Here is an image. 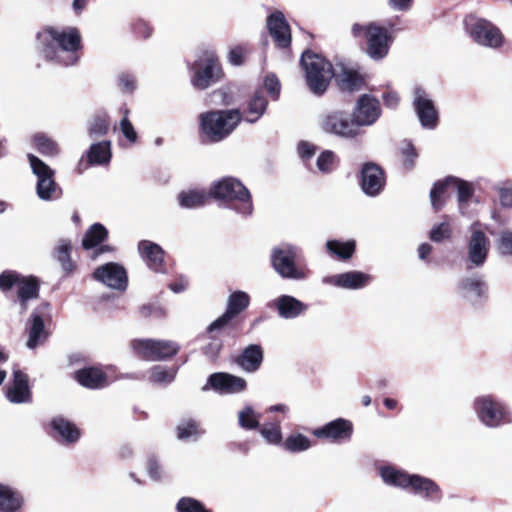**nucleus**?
Instances as JSON below:
<instances>
[{"mask_svg": "<svg viewBox=\"0 0 512 512\" xmlns=\"http://www.w3.org/2000/svg\"><path fill=\"white\" fill-rule=\"evenodd\" d=\"M351 33L355 38L363 36L366 38V53L374 60L386 57L393 42V36L389 30L375 22L366 25L355 23L351 27Z\"/></svg>", "mask_w": 512, "mask_h": 512, "instance_id": "obj_4", "label": "nucleus"}, {"mask_svg": "<svg viewBox=\"0 0 512 512\" xmlns=\"http://www.w3.org/2000/svg\"><path fill=\"white\" fill-rule=\"evenodd\" d=\"M267 106L268 101L262 92L256 91L241 112L242 120L250 124L257 122L265 113Z\"/></svg>", "mask_w": 512, "mask_h": 512, "instance_id": "obj_33", "label": "nucleus"}, {"mask_svg": "<svg viewBox=\"0 0 512 512\" xmlns=\"http://www.w3.org/2000/svg\"><path fill=\"white\" fill-rule=\"evenodd\" d=\"M131 345L137 355L149 361L165 360L179 351L178 344L169 340L137 339Z\"/></svg>", "mask_w": 512, "mask_h": 512, "instance_id": "obj_13", "label": "nucleus"}, {"mask_svg": "<svg viewBox=\"0 0 512 512\" xmlns=\"http://www.w3.org/2000/svg\"><path fill=\"white\" fill-rule=\"evenodd\" d=\"M46 336L47 334L44 329L43 318L38 311H34L31 315L27 347L34 349L46 338Z\"/></svg>", "mask_w": 512, "mask_h": 512, "instance_id": "obj_37", "label": "nucleus"}, {"mask_svg": "<svg viewBox=\"0 0 512 512\" xmlns=\"http://www.w3.org/2000/svg\"><path fill=\"white\" fill-rule=\"evenodd\" d=\"M24 503V496L18 489L0 483V512H20Z\"/></svg>", "mask_w": 512, "mask_h": 512, "instance_id": "obj_30", "label": "nucleus"}, {"mask_svg": "<svg viewBox=\"0 0 512 512\" xmlns=\"http://www.w3.org/2000/svg\"><path fill=\"white\" fill-rule=\"evenodd\" d=\"M327 250L341 260H347L352 257L355 251V242L350 240L341 242L337 240H329L326 243Z\"/></svg>", "mask_w": 512, "mask_h": 512, "instance_id": "obj_41", "label": "nucleus"}, {"mask_svg": "<svg viewBox=\"0 0 512 512\" xmlns=\"http://www.w3.org/2000/svg\"><path fill=\"white\" fill-rule=\"evenodd\" d=\"M472 407L479 422L487 428L497 429L512 423L509 406L490 394L476 397Z\"/></svg>", "mask_w": 512, "mask_h": 512, "instance_id": "obj_3", "label": "nucleus"}, {"mask_svg": "<svg viewBox=\"0 0 512 512\" xmlns=\"http://www.w3.org/2000/svg\"><path fill=\"white\" fill-rule=\"evenodd\" d=\"M250 49L246 44H238L230 47L228 52V62L233 66H241L245 63Z\"/></svg>", "mask_w": 512, "mask_h": 512, "instance_id": "obj_51", "label": "nucleus"}, {"mask_svg": "<svg viewBox=\"0 0 512 512\" xmlns=\"http://www.w3.org/2000/svg\"><path fill=\"white\" fill-rule=\"evenodd\" d=\"M207 384L220 394L241 393L247 387V382L244 378L225 372L211 374Z\"/></svg>", "mask_w": 512, "mask_h": 512, "instance_id": "obj_22", "label": "nucleus"}, {"mask_svg": "<svg viewBox=\"0 0 512 512\" xmlns=\"http://www.w3.org/2000/svg\"><path fill=\"white\" fill-rule=\"evenodd\" d=\"M209 195L217 200L238 201L237 211L243 215H250L253 210L249 190L236 178L224 177L211 184Z\"/></svg>", "mask_w": 512, "mask_h": 512, "instance_id": "obj_6", "label": "nucleus"}, {"mask_svg": "<svg viewBox=\"0 0 512 512\" xmlns=\"http://www.w3.org/2000/svg\"><path fill=\"white\" fill-rule=\"evenodd\" d=\"M335 155L332 151L326 150L322 152L316 161L317 168L322 173H329L332 171Z\"/></svg>", "mask_w": 512, "mask_h": 512, "instance_id": "obj_56", "label": "nucleus"}, {"mask_svg": "<svg viewBox=\"0 0 512 512\" xmlns=\"http://www.w3.org/2000/svg\"><path fill=\"white\" fill-rule=\"evenodd\" d=\"M176 374V367L156 365L150 370V380L158 384H169L174 381Z\"/></svg>", "mask_w": 512, "mask_h": 512, "instance_id": "obj_44", "label": "nucleus"}, {"mask_svg": "<svg viewBox=\"0 0 512 512\" xmlns=\"http://www.w3.org/2000/svg\"><path fill=\"white\" fill-rule=\"evenodd\" d=\"M500 205L504 208H512V182L504 181L496 186Z\"/></svg>", "mask_w": 512, "mask_h": 512, "instance_id": "obj_52", "label": "nucleus"}, {"mask_svg": "<svg viewBox=\"0 0 512 512\" xmlns=\"http://www.w3.org/2000/svg\"><path fill=\"white\" fill-rule=\"evenodd\" d=\"M121 111L123 113V118L121 119L119 125L120 131L128 141L135 143L138 136L132 123L128 119L129 110L127 108H123Z\"/></svg>", "mask_w": 512, "mask_h": 512, "instance_id": "obj_54", "label": "nucleus"}, {"mask_svg": "<svg viewBox=\"0 0 512 512\" xmlns=\"http://www.w3.org/2000/svg\"><path fill=\"white\" fill-rule=\"evenodd\" d=\"M338 82L342 90L353 92L361 88L363 79L356 72L343 70Z\"/></svg>", "mask_w": 512, "mask_h": 512, "instance_id": "obj_46", "label": "nucleus"}, {"mask_svg": "<svg viewBox=\"0 0 512 512\" xmlns=\"http://www.w3.org/2000/svg\"><path fill=\"white\" fill-rule=\"evenodd\" d=\"M413 105L421 126L429 130L435 129L438 125V112L424 89H415Z\"/></svg>", "mask_w": 512, "mask_h": 512, "instance_id": "obj_18", "label": "nucleus"}, {"mask_svg": "<svg viewBox=\"0 0 512 512\" xmlns=\"http://www.w3.org/2000/svg\"><path fill=\"white\" fill-rule=\"evenodd\" d=\"M6 397L11 403L21 404L31 401L28 376L22 371L13 370V378L7 386Z\"/></svg>", "mask_w": 512, "mask_h": 512, "instance_id": "obj_24", "label": "nucleus"}, {"mask_svg": "<svg viewBox=\"0 0 512 512\" xmlns=\"http://www.w3.org/2000/svg\"><path fill=\"white\" fill-rule=\"evenodd\" d=\"M413 0H388L389 7L394 11L404 12L412 7Z\"/></svg>", "mask_w": 512, "mask_h": 512, "instance_id": "obj_62", "label": "nucleus"}, {"mask_svg": "<svg viewBox=\"0 0 512 512\" xmlns=\"http://www.w3.org/2000/svg\"><path fill=\"white\" fill-rule=\"evenodd\" d=\"M51 427L62 441L68 444L77 442L81 436L77 426L62 416L54 417L51 420Z\"/></svg>", "mask_w": 512, "mask_h": 512, "instance_id": "obj_34", "label": "nucleus"}, {"mask_svg": "<svg viewBox=\"0 0 512 512\" xmlns=\"http://www.w3.org/2000/svg\"><path fill=\"white\" fill-rule=\"evenodd\" d=\"M470 232L467 242V269L480 268L487 260L490 240L477 223L471 226Z\"/></svg>", "mask_w": 512, "mask_h": 512, "instance_id": "obj_15", "label": "nucleus"}, {"mask_svg": "<svg viewBox=\"0 0 512 512\" xmlns=\"http://www.w3.org/2000/svg\"><path fill=\"white\" fill-rule=\"evenodd\" d=\"M222 348V343L218 339H213L210 343H208L204 348V354L210 359H215L219 354Z\"/></svg>", "mask_w": 512, "mask_h": 512, "instance_id": "obj_61", "label": "nucleus"}, {"mask_svg": "<svg viewBox=\"0 0 512 512\" xmlns=\"http://www.w3.org/2000/svg\"><path fill=\"white\" fill-rule=\"evenodd\" d=\"M385 105L389 108H395L398 105L399 97L396 93H386L383 96Z\"/></svg>", "mask_w": 512, "mask_h": 512, "instance_id": "obj_64", "label": "nucleus"}, {"mask_svg": "<svg viewBox=\"0 0 512 512\" xmlns=\"http://www.w3.org/2000/svg\"><path fill=\"white\" fill-rule=\"evenodd\" d=\"M464 24L475 43L489 48H498L502 45L503 35L490 21L470 15L465 18Z\"/></svg>", "mask_w": 512, "mask_h": 512, "instance_id": "obj_10", "label": "nucleus"}, {"mask_svg": "<svg viewBox=\"0 0 512 512\" xmlns=\"http://www.w3.org/2000/svg\"><path fill=\"white\" fill-rule=\"evenodd\" d=\"M268 306L277 311L282 319H296L308 310V305L294 296L283 294L273 299Z\"/></svg>", "mask_w": 512, "mask_h": 512, "instance_id": "obj_23", "label": "nucleus"}, {"mask_svg": "<svg viewBox=\"0 0 512 512\" xmlns=\"http://www.w3.org/2000/svg\"><path fill=\"white\" fill-rule=\"evenodd\" d=\"M487 284L480 275L462 278L458 284L459 294L470 302H478L486 297Z\"/></svg>", "mask_w": 512, "mask_h": 512, "instance_id": "obj_27", "label": "nucleus"}, {"mask_svg": "<svg viewBox=\"0 0 512 512\" xmlns=\"http://www.w3.org/2000/svg\"><path fill=\"white\" fill-rule=\"evenodd\" d=\"M107 230L106 228L100 224L95 223L93 224L85 233L83 240H82V246L84 249H92L96 248L99 244H101L107 237Z\"/></svg>", "mask_w": 512, "mask_h": 512, "instance_id": "obj_39", "label": "nucleus"}, {"mask_svg": "<svg viewBox=\"0 0 512 512\" xmlns=\"http://www.w3.org/2000/svg\"><path fill=\"white\" fill-rule=\"evenodd\" d=\"M401 154L403 156L404 166L407 168H412L415 164V160L418 157V154L411 142L404 141L402 143Z\"/></svg>", "mask_w": 512, "mask_h": 512, "instance_id": "obj_58", "label": "nucleus"}, {"mask_svg": "<svg viewBox=\"0 0 512 512\" xmlns=\"http://www.w3.org/2000/svg\"><path fill=\"white\" fill-rule=\"evenodd\" d=\"M147 472L149 477L154 481H159L162 478L163 471L162 467L159 464V462L154 459L150 458L147 462Z\"/></svg>", "mask_w": 512, "mask_h": 512, "instance_id": "obj_60", "label": "nucleus"}, {"mask_svg": "<svg viewBox=\"0 0 512 512\" xmlns=\"http://www.w3.org/2000/svg\"><path fill=\"white\" fill-rule=\"evenodd\" d=\"M71 243L68 240H60L56 249V258L60 262L62 269L66 273H70L74 269V263L70 258Z\"/></svg>", "mask_w": 512, "mask_h": 512, "instance_id": "obj_45", "label": "nucleus"}, {"mask_svg": "<svg viewBox=\"0 0 512 512\" xmlns=\"http://www.w3.org/2000/svg\"><path fill=\"white\" fill-rule=\"evenodd\" d=\"M27 158L33 174L37 177L38 197L44 201L60 198L62 190L54 180V170L33 154H28Z\"/></svg>", "mask_w": 512, "mask_h": 512, "instance_id": "obj_9", "label": "nucleus"}, {"mask_svg": "<svg viewBox=\"0 0 512 512\" xmlns=\"http://www.w3.org/2000/svg\"><path fill=\"white\" fill-rule=\"evenodd\" d=\"M456 190L460 213L466 215V205L472 198L474 189L471 183L456 177H447L436 182L430 191V202L435 212L441 210L449 191Z\"/></svg>", "mask_w": 512, "mask_h": 512, "instance_id": "obj_5", "label": "nucleus"}, {"mask_svg": "<svg viewBox=\"0 0 512 512\" xmlns=\"http://www.w3.org/2000/svg\"><path fill=\"white\" fill-rule=\"evenodd\" d=\"M33 143L37 150L43 155L55 156L58 154L59 149L57 143L45 134H36L33 137Z\"/></svg>", "mask_w": 512, "mask_h": 512, "instance_id": "obj_47", "label": "nucleus"}, {"mask_svg": "<svg viewBox=\"0 0 512 512\" xmlns=\"http://www.w3.org/2000/svg\"><path fill=\"white\" fill-rule=\"evenodd\" d=\"M321 130L342 139H354L361 135V129L356 128V124L348 113L335 110L321 116L319 120Z\"/></svg>", "mask_w": 512, "mask_h": 512, "instance_id": "obj_11", "label": "nucleus"}, {"mask_svg": "<svg viewBox=\"0 0 512 512\" xmlns=\"http://www.w3.org/2000/svg\"><path fill=\"white\" fill-rule=\"evenodd\" d=\"M298 256L299 249L297 247L290 244H282L272 250V266L284 279L305 280L309 276L310 271L296 264Z\"/></svg>", "mask_w": 512, "mask_h": 512, "instance_id": "obj_8", "label": "nucleus"}, {"mask_svg": "<svg viewBox=\"0 0 512 512\" xmlns=\"http://www.w3.org/2000/svg\"><path fill=\"white\" fill-rule=\"evenodd\" d=\"M381 115L380 103L374 97L362 95L353 109L352 119L357 129L373 125Z\"/></svg>", "mask_w": 512, "mask_h": 512, "instance_id": "obj_16", "label": "nucleus"}, {"mask_svg": "<svg viewBox=\"0 0 512 512\" xmlns=\"http://www.w3.org/2000/svg\"><path fill=\"white\" fill-rule=\"evenodd\" d=\"M409 490L427 501H439L442 498L440 487L433 480L418 474H412Z\"/></svg>", "mask_w": 512, "mask_h": 512, "instance_id": "obj_28", "label": "nucleus"}, {"mask_svg": "<svg viewBox=\"0 0 512 512\" xmlns=\"http://www.w3.org/2000/svg\"><path fill=\"white\" fill-rule=\"evenodd\" d=\"M261 414L251 405H244L237 412V424L245 431H257L260 428Z\"/></svg>", "mask_w": 512, "mask_h": 512, "instance_id": "obj_36", "label": "nucleus"}, {"mask_svg": "<svg viewBox=\"0 0 512 512\" xmlns=\"http://www.w3.org/2000/svg\"><path fill=\"white\" fill-rule=\"evenodd\" d=\"M77 382L89 389H100L108 385L106 374L95 367H87L75 372Z\"/></svg>", "mask_w": 512, "mask_h": 512, "instance_id": "obj_32", "label": "nucleus"}, {"mask_svg": "<svg viewBox=\"0 0 512 512\" xmlns=\"http://www.w3.org/2000/svg\"><path fill=\"white\" fill-rule=\"evenodd\" d=\"M372 279L370 274L354 270L327 276L323 278V283L343 289L358 290L369 285Z\"/></svg>", "mask_w": 512, "mask_h": 512, "instance_id": "obj_21", "label": "nucleus"}, {"mask_svg": "<svg viewBox=\"0 0 512 512\" xmlns=\"http://www.w3.org/2000/svg\"><path fill=\"white\" fill-rule=\"evenodd\" d=\"M451 236L450 223L447 220V216L438 225L434 226L430 231V239L434 242H441Z\"/></svg>", "mask_w": 512, "mask_h": 512, "instance_id": "obj_53", "label": "nucleus"}, {"mask_svg": "<svg viewBox=\"0 0 512 512\" xmlns=\"http://www.w3.org/2000/svg\"><path fill=\"white\" fill-rule=\"evenodd\" d=\"M209 195V192L206 193L204 190L192 189L188 191H182L178 195L179 204L183 208L192 209L202 206Z\"/></svg>", "mask_w": 512, "mask_h": 512, "instance_id": "obj_38", "label": "nucleus"}, {"mask_svg": "<svg viewBox=\"0 0 512 512\" xmlns=\"http://www.w3.org/2000/svg\"><path fill=\"white\" fill-rule=\"evenodd\" d=\"M201 130L205 137L213 143L227 138L239 125L242 115L238 109L216 110L200 115Z\"/></svg>", "mask_w": 512, "mask_h": 512, "instance_id": "obj_2", "label": "nucleus"}, {"mask_svg": "<svg viewBox=\"0 0 512 512\" xmlns=\"http://www.w3.org/2000/svg\"><path fill=\"white\" fill-rule=\"evenodd\" d=\"M264 359V352L260 345L250 344L236 359V363L247 373L256 372Z\"/></svg>", "mask_w": 512, "mask_h": 512, "instance_id": "obj_31", "label": "nucleus"}, {"mask_svg": "<svg viewBox=\"0 0 512 512\" xmlns=\"http://www.w3.org/2000/svg\"><path fill=\"white\" fill-rule=\"evenodd\" d=\"M43 44L42 53L45 58L57 61L65 66L75 65L79 59L81 36L73 27H47L38 35Z\"/></svg>", "mask_w": 512, "mask_h": 512, "instance_id": "obj_1", "label": "nucleus"}, {"mask_svg": "<svg viewBox=\"0 0 512 512\" xmlns=\"http://www.w3.org/2000/svg\"><path fill=\"white\" fill-rule=\"evenodd\" d=\"M93 277L105 286L119 291L126 290L128 285L126 270L118 263L110 262L99 266L95 269Z\"/></svg>", "mask_w": 512, "mask_h": 512, "instance_id": "obj_17", "label": "nucleus"}, {"mask_svg": "<svg viewBox=\"0 0 512 512\" xmlns=\"http://www.w3.org/2000/svg\"><path fill=\"white\" fill-rule=\"evenodd\" d=\"M310 447V439L301 433L291 434L283 442V448L291 453L304 452Z\"/></svg>", "mask_w": 512, "mask_h": 512, "instance_id": "obj_42", "label": "nucleus"}, {"mask_svg": "<svg viewBox=\"0 0 512 512\" xmlns=\"http://www.w3.org/2000/svg\"><path fill=\"white\" fill-rule=\"evenodd\" d=\"M109 128V119L106 114L95 115L88 126L90 137H100L107 133Z\"/></svg>", "mask_w": 512, "mask_h": 512, "instance_id": "obj_49", "label": "nucleus"}, {"mask_svg": "<svg viewBox=\"0 0 512 512\" xmlns=\"http://www.w3.org/2000/svg\"><path fill=\"white\" fill-rule=\"evenodd\" d=\"M301 64L310 90L316 95L324 93L334 76L331 63L318 54L306 51L302 54Z\"/></svg>", "mask_w": 512, "mask_h": 512, "instance_id": "obj_7", "label": "nucleus"}, {"mask_svg": "<svg viewBox=\"0 0 512 512\" xmlns=\"http://www.w3.org/2000/svg\"><path fill=\"white\" fill-rule=\"evenodd\" d=\"M117 84L119 89L123 92L130 93L136 89V79L134 75L127 72L119 74Z\"/></svg>", "mask_w": 512, "mask_h": 512, "instance_id": "obj_59", "label": "nucleus"}, {"mask_svg": "<svg viewBox=\"0 0 512 512\" xmlns=\"http://www.w3.org/2000/svg\"><path fill=\"white\" fill-rule=\"evenodd\" d=\"M219 62L213 51H204L202 56L191 66V83L200 90L208 88L219 71Z\"/></svg>", "mask_w": 512, "mask_h": 512, "instance_id": "obj_14", "label": "nucleus"}, {"mask_svg": "<svg viewBox=\"0 0 512 512\" xmlns=\"http://www.w3.org/2000/svg\"><path fill=\"white\" fill-rule=\"evenodd\" d=\"M177 512H212L205 505L193 497H181L176 503Z\"/></svg>", "mask_w": 512, "mask_h": 512, "instance_id": "obj_48", "label": "nucleus"}, {"mask_svg": "<svg viewBox=\"0 0 512 512\" xmlns=\"http://www.w3.org/2000/svg\"><path fill=\"white\" fill-rule=\"evenodd\" d=\"M267 29L276 45L286 48L291 43V32L289 25L282 12L276 11L267 18Z\"/></svg>", "mask_w": 512, "mask_h": 512, "instance_id": "obj_25", "label": "nucleus"}, {"mask_svg": "<svg viewBox=\"0 0 512 512\" xmlns=\"http://www.w3.org/2000/svg\"><path fill=\"white\" fill-rule=\"evenodd\" d=\"M249 304L250 296L246 292L235 291L231 293L228 297L225 313L208 326V331L213 332L224 327L232 318L245 310Z\"/></svg>", "mask_w": 512, "mask_h": 512, "instance_id": "obj_20", "label": "nucleus"}, {"mask_svg": "<svg viewBox=\"0 0 512 512\" xmlns=\"http://www.w3.org/2000/svg\"><path fill=\"white\" fill-rule=\"evenodd\" d=\"M138 252L151 270L162 271L164 251L158 244L149 240H142L138 244Z\"/></svg>", "mask_w": 512, "mask_h": 512, "instance_id": "obj_29", "label": "nucleus"}, {"mask_svg": "<svg viewBox=\"0 0 512 512\" xmlns=\"http://www.w3.org/2000/svg\"><path fill=\"white\" fill-rule=\"evenodd\" d=\"M202 433L199 423L194 419H185L177 426V435L181 440H196Z\"/></svg>", "mask_w": 512, "mask_h": 512, "instance_id": "obj_43", "label": "nucleus"}, {"mask_svg": "<svg viewBox=\"0 0 512 512\" xmlns=\"http://www.w3.org/2000/svg\"><path fill=\"white\" fill-rule=\"evenodd\" d=\"M264 88L273 100H277L281 90V84L274 74H268L264 78Z\"/></svg>", "mask_w": 512, "mask_h": 512, "instance_id": "obj_57", "label": "nucleus"}, {"mask_svg": "<svg viewBox=\"0 0 512 512\" xmlns=\"http://www.w3.org/2000/svg\"><path fill=\"white\" fill-rule=\"evenodd\" d=\"M497 250L501 255L512 256V230H503L499 233Z\"/></svg>", "mask_w": 512, "mask_h": 512, "instance_id": "obj_55", "label": "nucleus"}, {"mask_svg": "<svg viewBox=\"0 0 512 512\" xmlns=\"http://www.w3.org/2000/svg\"><path fill=\"white\" fill-rule=\"evenodd\" d=\"M316 152V147L309 142H301L298 145V153L303 159L311 158Z\"/></svg>", "mask_w": 512, "mask_h": 512, "instance_id": "obj_63", "label": "nucleus"}, {"mask_svg": "<svg viewBox=\"0 0 512 512\" xmlns=\"http://www.w3.org/2000/svg\"><path fill=\"white\" fill-rule=\"evenodd\" d=\"M111 149L109 141L92 144L88 152L90 164L102 165L110 161Z\"/></svg>", "mask_w": 512, "mask_h": 512, "instance_id": "obj_40", "label": "nucleus"}, {"mask_svg": "<svg viewBox=\"0 0 512 512\" xmlns=\"http://www.w3.org/2000/svg\"><path fill=\"white\" fill-rule=\"evenodd\" d=\"M383 482L387 485L408 490L412 474L393 466H383L379 470Z\"/></svg>", "mask_w": 512, "mask_h": 512, "instance_id": "obj_35", "label": "nucleus"}, {"mask_svg": "<svg viewBox=\"0 0 512 512\" xmlns=\"http://www.w3.org/2000/svg\"><path fill=\"white\" fill-rule=\"evenodd\" d=\"M384 173L382 169L373 164L367 163L361 171V186L365 194L376 196L384 187Z\"/></svg>", "mask_w": 512, "mask_h": 512, "instance_id": "obj_26", "label": "nucleus"}, {"mask_svg": "<svg viewBox=\"0 0 512 512\" xmlns=\"http://www.w3.org/2000/svg\"><path fill=\"white\" fill-rule=\"evenodd\" d=\"M257 431L269 444L278 445L282 441V431L279 424L260 425Z\"/></svg>", "mask_w": 512, "mask_h": 512, "instance_id": "obj_50", "label": "nucleus"}, {"mask_svg": "<svg viewBox=\"0 0 512 512\" xmlns=\"http://www.w3.org/2000/svg\"><path fill=\"white\" fill-rule=\"evenodd\" d=\"M353 434V425L349 420L338 418L328 422L313 431V435L320 439H327L333 443L348 442Z\"/></svg>", "mask_w": 512, "mask_h": 512, "instance_id": "obj_19", "label": "nucleus"}, {"mask_svg": "<svg viewBox=\"0 0 512 512\" xmlns=\"http://www.w3.org/2000/svg\"><path fill=\"white\" fill-rule=\"evenodd\" d=\"M14 286L18 289V299L24 312L27 309L28 300L38 297L39 285L33 277H24L14 271L2 272L0 274V290L5 292Z\"/></svg>", "mask_w": 512, "mask_h": 512, "instance_id": "obj_12", "label": "nucleus"}]
</instances>
